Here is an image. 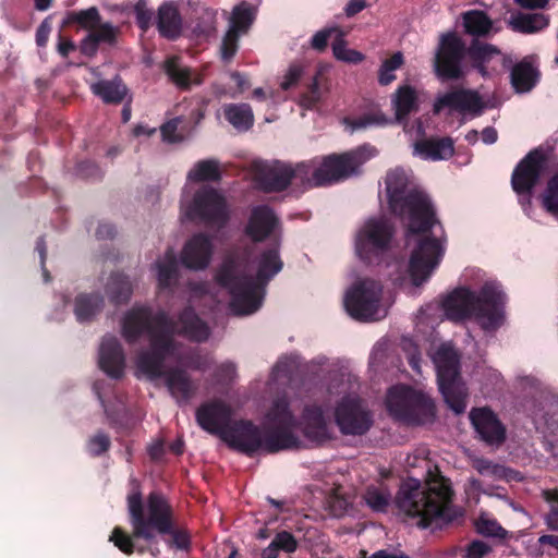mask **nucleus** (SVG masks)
<instances>
[{
  "label": "nucleus",
  "mask_w": 558,
  "mask_h": 558,
  "mask_svg": "<svg viewBox=\"0 0 558 558\" xmlns=\"http://www.w3.org/2000/svg\"><path fill=\"white\" fill-rule=\"evenodd\" d=\"M122 335L128 342H135L142 335L149 339L150 351L143 352L136 360L140 375L149 379H163L168 390L178 401L187 400L195 392V385L182 369H168L167 364L178 362L191 369L204 371L210 365L208 357L184 360L173 340V335H182L193 341H205L209 337L208 326L186 307L178 322H169L167 314L153 315L148 307L134 306L124 316Z\"/></svg>",
  "instance_id": "nucleus-1"
},
{
  "label": "nucleus",
  "mask_w": 558,
  "mask_h": 558,
  "mask_svg": "<svg viewBox=\"0 0 558 558\" xmlns=\"http://www.w3.org/2000/svg\"><path fill=\"white\" fill-rule=\"evenodd\" d=\"M385 191L390 209L408 226L407 244L411 247L409 276L414 287L427 281L445 254V238L432 232L438 225L427 194L420 190L410 170L390 169L385 177Z\"/></svg>",
  "instance_id": "nucleus-2"
},
{
  "label": "nucleus",
  "mask_w": 558,
  "mask_h": 558,
  "mask_svg": "<svg viewBox=\"0 0 558 558\" xmlns=\"http://www.w3.org/2000/svg\"><path fill=\"white\" fill-rule=\"evenodd\" d=\"M278 229V217L268 206L253 208L246 233L254 241L274 235L272 247L264 251L253 263L241 256H228L217 271L216 279L230 294V307L235 315L255 313L262 306L265 286L282 268Z\"/></svg>",
  "instance_id": "nucleus-3"
},
{
  "label": "nucleus",
  "mask_w": 558,
  "mask_h": 558,
  "mask_svg": "<svg viewBox=\"0 0 558 558\" xmlns=\"http://www.w3.org/2000/svg\"><path fill=\"white\" fill-rule=\"evenodd\" d=\"M263 428L264 434L250 421L233 422L221 433V439L229 447L252 454L295 448L299 446L298 432L314 442L330 438V418L322 407L306 405L302 418L298 421L286 398H277L271 402L264 415Z\"/></svg>",
  "instance_id": "nucleus-4"
},
{
  "label": "nucleus",
  "mask_w": 558,
  "mask_h": 558,
  "mask_svg": "<svg viewBox=\"0 0 558 558\" xmlns=\"http://www.w3.org/2000/svg\"><path fill=\"white\" fill-rule=\"evenodd\" d=\"M128 509L132 525V536L125 534L120 527H116L110 541L124 554L131 555L135 545L133 537L143 538L150 544L147 550L154 556L159 555V548L153 545L156 534H172L171 545L178 549H186L190 544L189 535L183 531H173L170 508L165 498L151 494L147 501L146 512L142 505V497L138 490H133L128 496Z\"/></svg>",
  "instance_id": "nucleus-5"
},
{
  "label": "nucleus",
  "mask_w": 558,
  "mask_h": 558,
  "mask_svg": "<svg viewBox=\"0 0 558 558\" xmlns=\"http://www.w3.org/2000/svg\"><path fill=\"white\" fill-rule=\"evenodd\" d=\"M451 485L438 468L429 469L424 483L416 478L405 481L398 493V508L407 515L417 518L418 525L427 527L433 523H448L461 512L452 505Z\"/></svg>",
  "instance_id": "nucleus-6"
},
{
  "label": "nucleus",
  "mask_w": 558,
  "mask_h": 558,
  "mask_svg": "<svg viewBox=\"0 0 558 558\" xmlns=\"http://www.w3.org/2000/svg\"><path fill=\"white\" fill-rule=\"evenodd\" d=\"M220 179V168L216 160H199L186 174L180 199L181 217L199 220L208 225H223L228 219V208L222 194L205 184Z\"/></svg>",
  "instance_id": "nucleus-7"
},
{
  "label": "nucleus",
  "mask_w": 558,
  "mask_h": 558,
  "mask_svg": "<svg viewBox=\"0 0 558 558\" xmlns=\"http://www.w3.org/2000/svg\"><path fill=\"white\" fill-rule=\"evenodd\" d=\"M505 295L496 282H486L478 295L466 288H460L449 294L444 303L448 319L461 322L474 317L486 331L496 330L505 322Z\"/></svg>",
  "instance_id": "nucleus-8"
},
{
  "label": "nucleus",
  "mask_w": 558,
  "mask_h": 558,
  "mask_svg": "<svg viewBox=\"0 0 558 558\" xmlns=\"http://www.w3.org/2000/svg\"><path fill=\"white\" fill-rule=\"evenodd\" d=\"M376 155V148L364 145L344 154H331L295 166L290 165L291 181L303 187L337 183L357 174L361 167Z\"/></svg>",
  "instance_id": "nucleus-9"
},
{
  "label": "nucleus",
  "mask_w": 558,
  "mask_h": 558,
  "mask_svg": "<svg viewBox=\"0 0 558 558\" xmlns=\"http://www.w3.org/2000/svg\"><path fill=\"white\" fill-rule=\"evenodd\" d=\"M356 386L350 375H341L328 388L331 396L339 397L335 408V421L347 435H362L369 429L373 422L371 412L356 395Z\"/></svg>",
  "instance_id": "nucleus-10"
},
{
  "label": "nucleus",
  "mask_w": 558,
  "mask_h": 558,
  "mask_svg": "<svg viewBox=\"0 0 558 558\" xmlns=\"http://www.w3.org/2000/svg\"><path fill=\"white\" fill-rule=\"evenodd\" d=\"M432 359L446 403L457 414L462 413L466 408V388L459 376L458 353L450 343H442L432 353Z\"/></svg>",
  "instance_id": "nucleus-11"
},
{
  "label": "nucleus",
  "mask_w": 558,
  "mask_h": 558,
  "mask_svg": "<svg viewBox=\"0 0 558 558\" xmlns=\"http://www.w3.org/2000/svg\"><path fill=\"white\" fill-rule=\"evenodd\" d=\"M343 303L348 314L361 322L383 319L388 312L383 298V287L372 278L355 280L347 290Z\"/></svg>",
  "instance_id": "nucleus-12"
},
{
  "label": "nucleus",
  "mask_w": 558,
  "mask_h": 558,
  "mask_svg": "<svg viewBox=\"0 0 558 558\" xmlns=\"http://www.w3.org/2000/svg\"><path fill=\"white\" fill-rule=\"evenodd\" d=\"M343 303L348 314L361 322L383 319L388 312L383 298V287L372 278L355 280L347 290Z\"/></svg>",
  "instance_id": "nucleus-13"
},
{
  "label": "nucleus",
  "mask_w": 558,
  "mask_h": 558,
  "mask_svg": "<svg viewBox=\"0 0 558 558\" xmlns=\"http://www.w3.org/2000/svg\"><path fill=\"white\" fill-rule=\"evenodd\" d=\"M389 413L398 420L424 424L434 417L435 405L430 397L407 386H395L386 398Z\"/></svg>",
  "instance_id": "nucleus-14"
},
{
  "label": "nucleus",
  "mask_w": 558,
  "mask_h": 558,
  "mask_svg": "<svg viewBox=\"0 0 558 558\" xmlns=\"http://www.w3.org/2000/svg\"><path fill=\"white\" fill-rule=\"evenodd\" d=\"M392 227L385 217L369 218L355 235V253L360 259L373 263L388 247Z\"/></svg>",
  "instance_id": "nucleus-15"
},
{
  "label": "nucleus",
  "mask_w": 558,
  "mask_h": 558,
  "mask_svg": "<svg viewBox=\"0 0 558 558\" xmlns=\"http://www.w3.org/2000/svg\"><path fill=\"white\" fill-rule=\"evenodd\" d=\"M465 46L454 33L440 36L439 45L434 58V70L442 80H457L463 75L462 60Z\"/></svg>",
  "instance_id": "nucleus-16"
},
{
  "label": "nucleus",
  "mask_w": 558,
  "mask_h": 558,
  "mask_svg": "<svg viewBox=\"0 0 558 558\" xmlns=\"http://www.w3.org/2000/svg\"><path fill=\"white\" fill-rule=\"evenodd\" d=\"M546 168V159L539 151L530 153L514 169L511 178L513 190L521 195L523 207L530 204V193ZM526 210V208H524Z\"/></svg>",
  "instance_id": "nucleus-17"
},
{
  "label": "nucleus",
  "mask_w": 558,
  "mask_h": 558,
  "mask_svg": "<svg viewBox=\"0 0 558 558\" xmlns=\"http://www.w3.org/2000/svg\"><path fill=\"white\" fill-rule=\"evenodd\" d=\"M251 170L253 179L265 191H282L292 183L288 163L256 160L252 162Z\"/></svg>",
  "instance_id": "nucleus-18"
},
{
  "label": "nucleus",
  "mask_w": 558,
  "mask_h": 558,
  "mask_svg": "<svg viewBox=\"0 0 558 558\" xmlns=\"http://www.w3.org/2000/svg\"><path fill=\"white\" fill-rule=\"evenodd\" d=\"M469 56L474 68L483 76L497 74L509 65L507 57L497 47L490 44H472L469 48Z\"/></svg>",
  "instance_id": "nucleus-19"
},
{
  "label": "nucleus",
  "mask_w": 558,
  "mask_h": 558,
  "mask_svg": "<svg viewBox=\"0 0 558 558\" xmlns=\"http://www.w3.org/2000/svg\"><path fill=\"white\" fill-rule=\"evenodd\" d=\"M232 415L233 410L230 405L216 400L198 408L196 420L203 429L221 438V433L231 425Z\"/></svg>",
  "instance_id": "nucleus-20"
},
{
  "label": "nucleus",
  "mask_w": 558,
  "mask_h": 558,
  "mask_svg": "<svg viewBox=\"0 0 558 558\" xmlns=\"http://www.w3.org/2000/svg\"><path fill=\"white\" fill-rule=\"evenodd\" d=\"M213 252L211 239L204 233H197L184 244L180 260L189 269L203 270L210 264Z\"/></svg>",
  "instance_id": "nucleus-21"
},
{
  "label": "nucleus",
  "mask_w": 558,
  "mask_h": 558,
  "mask_svg": "<svg viewBox=\"0 0 558 558\" xmlns=\"http://www.w3.org/2000/svg\"><path fill=\"white\" fill-rule=\"evenodd\" d=\"M483 101L475 92L456 90L437 97L434 112L439 113L444 108L459 111L462 114L477 116L483 110Z\"/></svg>",
  "instance_id": "nucleus-22"
},
{
  "label": "nucleus",
  "mask_w": 558,
  "mask_h": 558,
  "mask_svg": "<svg viewBox=\"0 0 558 558\" xmlns=\"http://www.w3.org/2000/svg\"><path fill=\"white\" fill-rule=\"evenodd\" d=\"M470 420L485 442L499 445L505 440V427L490 410L485 408L475 409L471 411Z\"/></svg>",
  "instance_id": "nucleus-23"
},
{
  "label": "nucleus",
  "mask_w": 558,
  "mask_h": 558,
  "mask_svg": "<svg viewBox=\"0 0 558 558\" xmlns=\"http://www.w3.org/2000/svg\"><path fill=\"white\" fill-rule=\"evenodd\" d=\"M99 366L110 377L119 378L124 371V354L116 337L102 339L99 349Z\"/></svg>",
  "instance_id": "nucleus-24"
},
{
  "label": "nucleus",
  "mask_w": 558,
  "mask_h": 558,
  "mask_svg": "<svg viewBox=\"0 0 558 558\" xmlns=\"http://www.w3.org/2000/svg\"><path fill=\"white\" fill-rule=\"evenodd\" d=\"M421 95H423L422 92L408 84L397 88L391 97V104L399 122L403 121L411 112L417 111Z\"/></svg>",
  "instance_id": "nucleus-25"
},
{
  "label": "nucleus",
  "mask_w": 558,
  "mask_h": 558,
  "mask_svg": "<svg viewBox=\"0 0 558 558\" xmlns=\"http://www.w3.org/2000/svg\"><path fill=\"white\" fill-rule=\"evenodd\" d=\"M414 154L425 160H442L453 155V142L449 137L420 140L413 145Z\"/></svg>",
  "instance_id": "nucleus-26"
},
{
  "label": "nucleus",
  "mask_w": 558,
  "mask_h": 558,
  "mask_svg": "<svg viewBox=\"0 0 558 558\" xmlns=\"http://www.w3.org/2000/svg\"><path fill=\"white\" fill-rule=\"evenodd\" d=\"M222 110L226 120L238 131H247L253 126L254 114L250 105L228 104Z\"/></svg>",
  "instance_id": "nucleus-27"
},
{
  "label": "nucleus",
  "mask_w": 558,
  "mask_h": 558,
  "mask_svg": "<svg viewBox=\"0 0 558 558\" xmlns=\"http://www.w3.org/2000/svg\"><path fill=\"white\" fill-rule=\"evenodd\" d=\"M158 29L167 38L173 39L181 31V19L177 8L171 3H165L158 12Z\"/></svg>",
  "instance_id": "nucleus-28"
},
{
  "label": "nucleus",
  "mask_w": 558,
  "mask_h": 558,
  "mask_svg": "<svg viewBox=\"0 0 558 558\" xmlns=\"http://www.w3.org/2000/svg\"><path fill=\"white\" fill-rule=\"evenodd\" d=\"M537 78V70L527 61H521L514 65L511 72V83L518 93L531 90L535 86Z\"/></svg>",
  "instance_id": "nucleus-29"
},
{
  "label": "nucleus",
  "mask_w": 558,
  "mask_h": 558,
  "mask_svg": "<svg viewBox=\"0 0 558 558\" xmlns=\"http://www.w3.org/2000/svg\"><path fill=\"white\" fill-rule=\"evenodd\" d=\"M549 20L542 13H523L511 16L510 26L521 33L532 34L547 27Z\"/></svg>",
  "instance_id": "nucleus-30"
},
{
  "label": "nucleus",
  "mask_w": 558,
  "mask_h": 558,
  "mask_svg": "<svg viewBox=\"0 0 558 558\" xmlns=\"http://www.w3.org/2000/svg\"><path fill=\"white\" fill-rule=\"evenodd\" d=\"M472 466L484 477L489 480L512 481L518 478V473L506 469L504 465L493 463L484 458L475 457L472 459Z\"/></svg>",
  "instance_id": "nucleus-31"
},
{
  "label": "nucleus",
  "mask_w": 558,
  "mask_h": 558,
  "mask_svg": "<svg viewBox=\"0 0 558 558\" xmlns=\"http://www.w3.org/2000/svg\"><path fill=\"white\" fill-rule=\"evenodd\" d=\"M166 72L169 77L180 87H189L192 84L202 83L201 77L181 64L178 58H170L166 62Z\"/></svg>",
  "instance_id": "nucleus-32"
},
{
  "label": "nucleus",
  "mask_w": 558,
  "mask_h": 558,
  "mask_svg": "<svg viewBox=\"0 0 558 558\" xmlns=\"http://www.w3.org/2000/svg\"><path fill=\"white\" fill-rule=\"evenodd\" d=\"M463 25L468 34L477 37L486 36L493 29L492 20L480 10L463 13Z\"/></svg>",
  "instance_id": "nucleus-33"
},
{
  "label": "nucleus",
  "mask_w": 558,
  "mask_h": 558,
  "mask_svg": "<svg viewBox=\"0 0 558 558\" xmlns=\"http://www.w3.org/2000/svg\"><path fill=\"white\" fill-rule=\"evenodd\" d=\"M92 90L107 104H119L126 95V87L121 81H100L92 85Z\"/></svg>",
  "instance_id": "nucleus-34"
},
{
  "label": "nucleus",
  "mask_w": 558,
  "mask_h": 558,
  "mask_svg": "<svg viewBox=\"0 0 558 558\" xmlns=\"http://www.w3.org/2000/svg\"><path fill=\"white\" fill-rule=\"evenodd\" d=\"M102 305L98 294H81L75 300L74 313L77 320L87 322L102 310Z\"/></svg>",
  "instance_id": "nucleus-35"
},
{
  "label": "nucleus",
  "mask_w": 558,
  "mask_h": 558,
  "mask_svg": "<svg viewBox=\"0 0 558 558\" xmlns=\"http://www.w3.org/2000/svg\"><path fill=\"white\" fill-rule=\"evenodd\" d=\"M157 280L159 287L169 288L177 279V257L172 250H169L156 263Z\"/></svg>",
  "instance_id": "nucleus-36"
},
{
  "label": "nucleus",
  "mask_w": 558,
  "mask_h": 558,
  "mask_svg": "<svg viewBox=\"0 0 558 558\" xmlns=\"http://www.w3.org/2000/svg\"><path fill=\"white\" fill-rule=\"evenodd\" d=\"M117 32L118 29L109 23L99 24L88 34V36L83 41V52L93 54L98 43L111 44L117 36Z\"/></svg>",
  "instance_id": "nucleus-37"
},
{
  "label": "nucleus",
  "mask_w": 558,
  "mask_h": 558,
  "mask_svg": "<svg viewBox=\"0 0 558 558\" xmlns=\"http://www.w3.org/2000/svg\"><path fill=\"white\" fill-rule=\"evenodd\" d=\"M255 19V9L246 2L234 7L230 17L229 29L238 34L245 33Z\"/></svg>",
  "instance_id": "nucleus-38"
},
{
  "label": "nucleus",
  "mask_w": 558,
  "mask_h": 558,
  "mask_svg": "<svg viewBox=\"0 0 558 558\" xmlns=\"http://www.w3.org/2000/svg\"><path fill=\"white\" fill-rule=\"evenodd\" d=\"M106 290L112 302L119 304L130 299L132 284L126 277L113 275L108 281Z\"/></svg>",
  "instance_id": "nucleus-39"
},
{
  "label": "nucleus",
  "mask_w": 558,
  "mask_h": 558,
  "mask_svg": "<svg viewBox=\"0 0 558 558\" xmlns=\"http://www.w3.org/2000/svg\"><path fill=\"white\" fill-rule=\"evenodd\" d=\"M296 366L295 357H282L278 361L271 372L269 379V389L278 384H284L290 380L293 368Z\"/></svg>",
  "instance_id": "nucleus-40"
},
{
  "label": "nucleus",
  "mask_w": 558,
  "mask_h": 558,
  "mask_svg": "<svg viewBox=\"0 0 558 558\" xmlns=\"http://www.w3.org/2000/svg\"><path fill=\"white\" fill-rule=\"evenodd\" d=\"M332 52L336 59L347 63H360L364 60V54L357 50L350 49L340 33L338 38L332 43Z\"/></svg>",
  "instance_id": "nucleus-41"
},
{
  "label": "nucleus",
  "mask_w": 558,
  "mask_h": 558,
  "mask_svg": "<svg viewBox=\"0 0 558 558\" xmlns=\"http://www.w3.org/2000/svg\"><path fill=\"white\" fill-rule=\"evenodd\" d=\"M363 498L371 509L380 512L386 511L390 501V495L379 487H368Z\"/></svg>",
  "instance_id": "nucleus-42"
},
{
  "label": "nucleus",
  "mask_w": 558,
  "mask_h": 558,
  "mask_svg": "<svg viewBox=\"0 0 558 558\" xmlns=\"http://www.w3.org/2000/svg\"><path fill=\"white\" fill-rule=\"evenodd\" d=\"M403 63V56L401 52H396L391 58L386 59L378 74V80L381 85H388L396 80L395 71L398 70Z\"/></svg>",
  "instance_id": "nucleus-43"
},
{
  "label": "nucleus",
  "mask_w": 558,
  "mask_h": 558,
  "mask_svg": "<svg viewBox=\"0 0 558 558\" xmlns=\"http://www.w3.org/2000/svg\"><path fill=\"white\" fill-rule=\"evenodd\" d=\"M476 530L480 534L492 537L505 538L507 531L500 524L489 517L482 514L476 520Z\"/></svg>",
  "instance_id": "nucleus-44"
},
{
  "label": "nucleus",
  "mask_w": 558,
  "mask_h": 558,
  "mask_svg": "<svg viewBox=\"0 0 558 558\" xmlns=\"http://www.w3.org/2000/svg\"><path fill=\"white\" fill-rule=\"evenodd\" d=\"M543 205L547 211L558 217V173L547 183L543 193Z\"/></svg>",
  "instance_id": "nucleus-45"
},
{
  "label": "nucleus",
  "mask_w": 558,
  "mask_h": 558,
  "mask_svg": "<svg viewBox=\"0 0 558 558\" xmlns=\"http://www.w3.org/2000/svg\"><path fill=\"white\" fill-rule=\"evenodd\" d=\"M492 550L493 548L488 543L475 539L465 546L463 558H484Z\"/></svg>",
  "instance_id": "nucleus-46"
},
{
  "label": "nucleus",
  "mask_w": 558,
  "mask_h": 558,
  "mask_svg": "<svg viewBox=\"0 0 558 558\" xmlns=\"http://www.w3.org/2000/svg\"><path fill=\"white\" fill-rule=\"evenodd\" d=\"M181 119L177 118L168 121L160 128L162 140L168 143H179L184 140V136L178 132V125Z\"/></svg>",
  "instance_id": "nucleus-47"
},
{
  "label": "nucleus",
  "mask_w": 558,
  "mask_h": 558,
  "mask_svg": "<svg viewBox=\"0 0 558 558\" xmlns=\"http://www.w3.org/2000/svg\"><path fill=\"white\" fill-rule=\"evenodd\" d=\"M238 33L228 29L226 36L223 37L221 45V58L225 61L231 60V58L235 54L238 50Z\"/></svg>",
  "instance_id": "nucleus-48"
},
{
  "label": "nucleus",
  "mask_w": 558,
  "mask_h": 558,
  "mask_svg": "<svg viewBox=\"0 0 558 558\" xmlns=\"http://www.w3.org/2000/svg\"><path fill=\"white\" fill-rule=\"evenodd\" d=\"M380 118L375 114H365L356 119H345L344 124L350 129L351 132L366 129L372 125L380 124Z\"/></svg>",
  "instance_id": "nucleus-49"
},
{
  "label": "nucleus",
  "mask_w": 558,
  "mask_h": 558,
  "mask_svg": "<svg viewBox=\"0 0 558 558\" xmlns=\"http://www.w3.org/2000/svg\"><path fill=\"white\" fill-rule=\"evenodd\" d=\"M76 21L83 27L89 29V33L100 24L99 13L96 8H89L78 12L76 15Z\"/></svg>",
  "instance_id": "nucleus-50"
},
{
  "label": "nucleus",
  "mask_w": 558,
  "mask_h": 558,
  "mask_svg": "<svg viewBox=\"0 0 558 558\" xmlns=\"http://www.w3.org/2000/svg\"><path fill=\"white\" fill-rule=\"evenodd\" d=\"M302 74L303 68L300 64H291L281 80L280 87L288 90L299 82Z\"/></svg>",
  "instance_id": "nucleus-51"
},
{
  "label": "nucleus",
  "mask_w": 558,
  "mask_h": 558,
  "mask_svg": "<svg viewBox=\"0 0 558 558\" xmlns=\"http://www.w3.org/2000/svg\"><path fill=\"white\" fill-rule=\"evenodd\" d=\"M109 445L110 440L108 436L102 433H98L88 441V451L93 456H99L107 451Z\"/></svg>",
  "instance_id": "nucleus-52"
},
{
  "label": "nucleus",
  "mask_w": 558,
  "mask_h": 558,
  "mask_svg": "<svg viewBox=\"0 0 558 558\" xmlns=\"http://www.w3.org/2000/svg\"><path fill=\"white\" fill-rule=\"evenodd\" d=\"M275 544L287 553H293L296 549V541L289 532H280L274 538Z\"/></svg>",
  "instance_id": "nucleus-53"
},
{
  "label": "nucleus",
  "mask_w": 558,
  "mask_h": 558,
  "mask_svg": "<svg viewBox=\"0 0 558 558\" xmlns=\"http://www.w3.org/2000/svg\"><path fill=\"white\" fill-rule=\"evenodd\" d=\"M320 99V92H319V81L318 77L315 76L312 85H311V94L305 95L301 98V106L311 109L315 106V104Z\"/></svg>",
  "instance_id": "nucleus-54"
},
{
  "label": "nucleus",
  "mask_w": 558,
  "mask_h": 558,
  "mask_svg": "<svg viewBox=\"0 0 558 558\" xmlns=\"http://www.w3.org/2000/svg\"><path fill=\"white\" fill-rule=\"evenodd\" d=\"M332 33H337L338 35L340 34V32L337 28H330V29H324V31L317 32L313 36V39H312L313 48H315L317 50H323L326 47L328 38L330 37V35Z\"/></svg>",
  "instance_id": "nucleus-55"
},
{
  "label": "nucleus",
  "mask_w": 558,
  "mask_h": 558,
  "mask_svg": "<svg viewBox=\"0 0 558 558\" xmlns=\"http://www.w3.org/2000/svg\"><path fill=\"white\" fill-rule=\"evenodd\" d=\"M136 20L142 29L149 26L151 20V12L145 9L144 3H137L135 7Z\"/></svg>",
  "instance_id": "nucleus-56"
},
{
  "label": "nucleus",
  "mask_w": 558,
  "mask_h": 558,
  "mask_svg": "<svg viewBox=\"0 0 558 558\" xmlns=\"http://www.w3.org/2000/svg\"><path fill=\"white\" fill-rule=\"evenodd\" d=\"M235 374V366L231 362L222 363L218 368V380L225 381L232 379Z\"/></svg>",
  "instance_id": "nucleus-57"
},
{
  "label": "nucleus",
  "mask_w": 558,
  "mask_h": 558,
  "mask_svg": "<svg viewBox=\"0 0 558 558\" xmlns=\"http://www.w3.org/2000/svg\"><path fill=\"white\" fill-rule=\"evenodd\" d=\"M50 25L45 21L40 24L36 32V43L38 46H45L50 34Z\"/></svg>",
  "instance_id": "nucleus-58"
},
{
  "label": "nucleus",
  "mask_w": 558,
  "mask_h": 558,
  "mask_svg": "<svg viewBox=\"0 0 558 558\" xmlns=\"http://www.w3.org/2000/svg\"><path fill=\"white\" fill-rule=\"evenodd\" d=\"M409 352H408V360L412 368L416 372H420V357L417 353V349L414 344L409 342Z\"/></svg>",
  "instance_id": "nucleus-59"
},
{
  "label": "nucleus",
  "mask_w": 558,
  "mask_h": 558,
  "mask_svg": "<svg viewBox=\"0 0 558 558\" xmlns=\"http://www.w3.org/2000/svg\"><path fill=\"white\" fill-rule=\"evenodd\" d=\"M365 8L364 0H351L345 7V13L348 16L355 15Z\"/></svg>",
  "instance_id": "nucleus-60"
},
{
  "label": "nucleus",
  "mask_w": 558,
  "mask_h": 558,
  "mask_svg": "<svg viewBox=\"0 0 558 558\" xmlns=\"http://www.w3.org/2000/svg\"><path fill=\"white\" fill-rule=\"evenodd\" d=\"M546 524L547 526L558 532V508L554 507L546 515Z\"/></svg>",
  "instance_id": "nucleus-61"
},
{
  "label": "nucleus",
  "mask_w": 558,
  "mask_h": 558,
  "mask_svg": "<svg viewBox=\"0 0 558 558\" xmlns=\"http://www.w3.org/2000/svg\"><path fill=\"white\" fill-rule=\"evenodd\" d=\"M74 49H75V46L71 40L60 38L59 44H58V51L61 56L66 57Z\"/></svg>",
  "instance_id": "nucleus-62"
},
{
  "label": "nucleus",
  "mask_w": 558,
  "mask_h": 558,
  "mask_svg": "<svg viewBox=\"0 0 558 558\" xmlns=\"http://www.w3.org/2000/svg\"><path fill=\"white\" fill-rule=\"evenodd\" d=\"M482 141L485 143V144H494L496 141H497V131L494 129V128H485L483 131H482Z\"/></svg>",
  "instance_id": "nucleus-63"
},
{
  "label": "nucleus",
  "mask_w": 558,
  "mask_h": 558,
  "mask_svg": "<svg viewBox=\"0 0 558 558\" xmlns=\"http://www.w3.org/2000/svg\"><path fill=\"white\" fill-rule=\"evenodd\" d=\"M279 547L275 544V542L272 541L268 547H266L263 553H262V556L263 558H277L278 557V551H279Z\"/></svg>",
  "instance_id": "nucleus-64"
}]
</instances>
